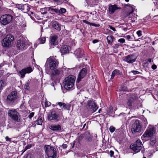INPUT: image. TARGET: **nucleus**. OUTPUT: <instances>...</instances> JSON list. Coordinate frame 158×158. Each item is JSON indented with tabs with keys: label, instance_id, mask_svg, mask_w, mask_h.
<instances>
[{
	"label": "nucleus",
	"instance_id": "0e129e2a",
	"mask_svg": "<svg viewBox=\"0 0 158 158\" xmlns=\"http://www.w3.org/2000/svg\"><path fill=\"white\" fill-rule=\"evenodd\" d=\"M109 110V112H112V106H110L108 109Z\"/></svg>",
	"mask_w": 158,
	"mask_h": 158
},
{
	"label": "nucleus",
	"instance_id": "864d4df0",
	"mask_svg": "<svg viewBox=\"0 0 158 158\" xmlns=\"http://www.w3.org/2000/svg\"><path fill=\"white\" fill-rule=\"evenodd\" d=\"M90 25L94 26H95L96 27H98L99 26V25L98 24H96V23H91V24H90Z\"/></svg>",
	"mask_w": 158,
	"mask_h": 158
},
{
	"label": "nucleus",
	"instance_id": "423d86ee",
	"mask_svg": "<svg viewBox=\"0 0 158 158\" xmlns=\"http://www.w3.org/2000/svg\"><path fill=\"white\" fill-rule=\"evenodd\" d=\"M14 39V37L12 35H7L2 41V46L4 47H9Z\"/></svg>",
	"mask_w": 158,
	"mask_h": 158
},
{
	"label": "nucleus",
	"instance_id": "c85d7f7f",
	"mask_svg": "<svg viewBox=\"0 0 158 158\" xmlns=\"http://www.w3.org/2000/svg\"><path fill=\"white\" fill-rule=\"evenodd\" d=\"M70 107V105L69 104H66L63 103L61 108V109L63 110H69Z\"/></svg>",
	"mask_w": 158,
	"mask_h": 158
},
{
	"label": "nucleus",
	"instance_id": "338daca9",
	"mask_svg": "<svg viewBox=\"0 0 158 158\" xmlns=\"http://www.w3.org/2000/svg\"><path fill=\"white\" fill-rule=\"evenodd\" d=\"M54 83L56 84V83L55 82H52V86H54Z\"/></svg>",
	"mask_w": 158,
	"mask_h": 158
},
{
	"label": "nucleus",
	"instance_id": "9d476101",
	"mask_svg": "<svg viewBox=\"0 0 158 158\" xmlns=\"http://www.w3.org/2000/svg\"><path fill=\"white\" fill-rule=\"evenodd\" d=\"M48 119L50 121H54L57 122L60 120V117L59 115L55 110H52L48 116Z\"/></svg>",
	"mask_w": 158,
	"mask_h": 158
},
{
	"label": "nucleus",
	"instance_id": "3c124183",
	"mask_svg": "<svg viewBox=\"0 0 158 158\" xmlns=\"http://www.w3.org/2000/svg\"><path fill=\"white\" fill-rule=\"evenodd\" d=\"M125 38H127V39L129 41H131V37L130 35H127L125 37Z\"/></svg>",
	"mask_w": 158,
	"mask_h": 158
},
{
	"label": "nucleus",
	"instance_id": "f3484780",
	"mask_svg": "<svg viewBox=\"0 0 158 158\" xmlns=\"http://www.w3.org/2000/svg\"><path fill=\"white\" fill-rule=\"evenodd\" d=\"M85 1L86 3V4L85 5V6L89 5L90 6L93 7L97 5L98 2V0H86Z\"/></svg>",
	"mask_w": 158,
	"mask_h": 158
},
{
	"label": "nucleus",
	"instance_id": "6e6d98bb",
	"mask_svg": "<svg viewBox=\"0 0 158 158\" xmlns=\"http://www.w3.org/2000/svg\"><path fill=\"white\" fill-rule=\"evenodd\" d=\"M5 139L6 141H9V142H10L11 141V139H10L9 137L8 136H6L5 137Z\"/></svg>",
	"mask_w": 158,
	"mask_h": 158
},
{
	"label": "nucleus",
	"instance_id": "8fccbe9b",
	"mask_svg": "<svg viewBox=\"0 0 158 158\" xmlns=\"http://www.w3.org/2000/svg\"><path fill=\"white\" fill-rule=\"evenodd\" d=\"M143 121L144 122V124L145 125H147L148 124V122L146 118H143Z\"/></svg>",
	"mask_w": 158,
	"mask_h": 158
},
{
	"label": "nucleus",
	"instance_id": "aec40b11",
	"mask_svg": "<svg viewBox=\"0 0 158 158\" xmlns=\"http://www.w3.org/2000/svg\"><path fill=\"white\" fill-rule=\"evenodd\" d=\"M16 47L19 49H25V44L21 40H17L16 45Z\"/></svg>",
	"mask_w": 158,
	"mask_h": 158
},
{
	"label": "nucleus",
	"instance_id": "c9c22d12",
	"mask_svg": "<svg viewBox=\"0 0 158 158\" xmlns=\"http://www.w3.org/2000/svg\"><path fill=\"white\" fill-rule=\"evenodd\" d=\"M29 84L28 82H27L24 85V88L25 89L28 90L29 89Z\"/></svg>",
	"mask_w": 158,
	"mask_h": 158
},
{
	"label": "nucleus",
	"instance_id": "5fc2aeb1",
	"mask_svg": "<svg viewBox=\"0 0 158 158\" xmlns=\"http://www.w3.org/2000/svg\"><path fill=\"white\" fill-rule=\"evenodd\" d=\"M83 23H85L88 25H90V24H91V23H90L89 22H88V21H87L86 20H83Z\"/></svg>",
	"mask_w": 158,
	"mask_h": 158
},
{
	"label": "nucleus",
	"instance_id": "6ab92c4d",
	"mask_svg": "<svg viewBox=\"0 0 158 158\" xmlns=\"http://www.w3.org/2000/svg\"><path fill=\"white\" fill-rule=\"evenodd\" d=\"M118 9H119V8L116 5H112L110 4L109 5V10L110 14H113L116 10Z\"/></svg>",
	"mask_w": 158,
	"mask_h": 158
},
{
	"label": "nucleus",
	"instance_id": "ea45409f",
	"mask_svg": "<svg viewBox=\"0 0 158 158\" xmlns=\"http://www.w3.org/2000/svg\"><path fill=\"white\" fill-rule=\"evenodd\" d=\"M142 31L140 30H139L136 32V34L138 37H140L142 35Z\"/></svg>",
	"mask_w": 158,
	"mask_h": 158
},
{
	"label": "nucleus",
	"instance_id": "412c9836",
	"mask_svg": "<svg viewBox=\"0 0 158 158\" xmlns=\"http://www.w3.org/2000/svg\"><path fill=\"white\" fill-rule=\"evenodd\" d=\"M49 128L52 130L56 131H60L61 129V126L59 125H51L50 126Z\"/></svg>",
	"mask_w": 158,
	"mask_h": 158
},
{
	"label": "nucleus",
	"instance_id": "4468645a",
	"mask_svg": "<svg viewBox=\"0 0 158 158\" xmlns=\"http://www.w3.org/2000/svg\"><path fill=\"white\" fill-rule=\"evenodd\" d=\"M32 71V68L29 67L22 69L19 72L18 74L21 78H23L26 73H29Z\"/></svg>",
	"mask_w": 158,
	"mask_h": 158
},
{
	"label": "nucleus",
	"instance_id": "c03bdc74",
	"mask_svg": "<svg viewBox=\"0 0 158 158\" xmlns=\"http://www.w3.org/2000/svg\"><path fill=\"white\" fill-rule=\"evenodd\" d=\"M131 11L130 13H127V16L130 15L132 13L134 12V9H135V8H133V7L132 6H131Z\"/></svg>",
	"mask_w": 158,
	"mask_h": 158
},
{
	"label": "nucleus",
	"instance_id": "20e7f679",
	"mask_svg": "<svg viewBox=\"0 0 158 158\" xmlns=\"http://www.w3.org/2000/svg\"><path fill=\"white\" fill-rule=\"evenodd\" d=\"M59 62L57 60H54L52 57H50L48 59L45 64V66H48L51 70H54L57 68Z\"/></svg>",
	"mask_w": 158,
	"mask_h": 158
},
{
	"label": "nucleus",
	"instance_id": "f704fd0d",
	"mask_svg": "<svg viewBox=\"0 0 158 158\" xmlns=\"http://www.w3.org/2000/svg\"><path fill=\"white\" fill-rule=\"evenodd\" d=\"M66 10L64 8H61L60 10L58 9V14H63L65 12Z\"/></svg>",
	"mask_w": 158,
	"mask_h": 158
},
{
	"label": "nucleus",
	"instance_id": "ddd939ff",
	"mask_svg": "<svg viewBox=\"0 0 158 158\" xmlns=\"http://www.w3.org/2000/svg\"><path fill=\"white\" fill-rule=\"evenodd\" d=\"M17 94L16 92H12L7 97V101L9 103H12L17 99Z\"/></svg>",
	"mask_w": 158,
	"mask_h": 158
},
{
	"label": "nucleus",
	"instance_id": "5701e85b",
	"mask_svg": "<svg viewBox=\"0 0 158 158\" xmlns=\"http://www.w3.org/2000/svg\"><path fill=\"white\" fill-rule=\"evenodd\" d=\"M114 39V37L112 35H108L106 37L108 43L110 45L112 44V43Z\"/></svg>",
	"mask_w": 158,
	"mask_h": 158
},
{
	"label": "nucleus",
	"instance_id": "e433bc0d",
	"mask_svg": "<svg viewBox=\"0 0 158 158\" xmlns=\"http://www.w3.org/2000/svg\"><path fill=\"white\" fill-rule=\"evenodd\" d=\"M135 15H134V18L133 19H130L131 17H129L130 18V19L129 20H131L130 22L131 23H134L135 22V21L136 20L137 18L135 16Z\"/></svg>",
	"mask_w": 158,
	"mask_h": 158
},
{
	"label": "nucleus",
	"instance_id": "473e14b6",
	"mask_svg": "<svg viewBox=\"0 0 158 158\" xmlns=\"http://www.w3.org/2000/svg\"><path fill=\"white\" fill-rule=\"evenodd\" d=\"M46 39L45 37H41L39 39V41L40 44H42L45 43Z\"/></svg>",
	"mask_w": 158,
	"mask_h": 158
},
{
	"label": "nucleus",
	"instance_id": "39448f33",
	"mask_svg": "<svg viewBox=\"0 0 158 158\" xmlns=\"http://www.w3.org/2000/svg\"><path fill=\"white\" fill-rule=\"evenodd\" d=\"M8 115L13 120L16 122H19L20 117L19 113L15 109L9 110L8 111Z\"/></svg>",
	"mask_w": 158,
	"mask_h": 158
},
{
	"label": "nucleus",
	"instance_id": "4d7b16f0",
	"mask_svg": "<svg viewBox=\"0 0 158 158\" xmlns=\"http://www.w3.org/2000/svg\"><path fill=\"white\" fill-rule=\"evenodd\" d=\"M109 26L110 29L114 31H116L115 28L114 27L110 25H109Z\"/></svg>",
	"mask_w": 158,
	"mask_h": 158
},
{
	"label": "nucleus",
	"instance_id": "a18cd8bd",
	"mask_svg": "<svg viewBox=\"0 0 158 158\" xmlns=\"http://www.w3.org/2000/svg\"><path fill=\"white\" fill-rule=\"evenodd\" d=\"M63 102H57L56 103V105H55V106H56L57 105H58L60 107V108H62V105L63 104Z\"/></svg>",
	"mask_w": 158,
	"mask_h": 158
},
{
	"label": "nucleus",
	"instance_id": "49530a36",
	"mask_svg": "<svg viewBox=\"0 0 158 158\" xmlns=\"http://www.w3.org/2000/svg\"><path fill=\"white\" fill-rule=\"evenodd\" d=\"M109 130L110 132L112 133L114 131L115 128L114 127L111 126L110 127Z\"/></svg>",
	"mask_w": 158,
	"mask_h": 158
},
{
	"label": "nucleus",
	"instance_id": "79ce46f5",
	"mask_svg": "<svg viewBox=\"0 0 158 158\" xmlns=\"http://www.w3.org/2000/svg\"><path fill=\"white\" fill-rule=\"evenodd\" d=\"M85 138L84 133L83 134H81L80 135L78 138V140H81Z\"/></svg>",
	"mask_w": 158,
	"mask_h": 158
},
{
	"label": "nucleus",
	"instance_id": "72a5a7b5",
	"mask_svg": "<svg viewBox=\"0 0 158 158\" xmlns=\"http://www.w3.org/2000/svg\"><path fill=\"white\" fill-rule=\"evenodd\" d=\"M31 146V145L30 144L27 145L25 148L24 149L22 150V152L21 155H22L25 151L27 149H30Z\"/></svg>",
	"mask_w": 158,
	"mask_h": 158
},
{
	"label": "nucleus",
	"instance_id": "c756f323",
	"mask_svg": "<svg viewBox=\"0 0 158 158\" xmlns=\"http://www.w3.org/2000/svg\"><path fill=\"white\" fill-rule=\"evenodd\" d=\"M119 72V71L117 69H115L113 71L111 75V78L112 79H113L115 75L117 73H118Z\"/></svg>",
	"mask_w": 158,
	"mask_h": 158
},
{
	"label": "nucleus",
	"instance_id": "9b49d317",
	"mask_svg": "<svg viewBox=\"0 0 158 158\" xmlns=\"http://www.w3.org/2000/svg\"><path fill=\"white\" fill-rule=\"evenodd\" d=\"M137 96L135 94L131 95L129 98L127 102V105L129 106H131L133 105L136 106L137 104Z\"/></svg>",
	"mask_w": 158,
	"mask_h": 158
},
{
	"label": "nucleus",
	"instance_id": "a878e982",
	"mask_svg": "<svg viewBox=\"0 0 158 158\" xmlns=\"http://www.w3.org/2000/svg\"><path fill=\"white\" fill-rule=\"evenodd\" d=\"M53 70L54 71L52 72V74L54 75H59L62 73V71L60 68L55 70L54 69Z\"/></svg>",
	"mask_w": 158,
	"mask_h": 158
},
{
	"label": "nucleus",
	"instance_id": "7ed1b4c3",
	"mask_svg": "<svg viewBox=\"0 0 158 158\" xmlns=\"http://www.w3.org/2000/svg\"><path fill=\"white\" fill-rule=\"evenodd\" d=\"M142 124L140 121L136 119L132 124L131 131L133 134L139 133L141 132Z\"/></svg>",
	"mask_w": 158,
	"mask_h": 158
},
{
	"label": "nucleus",
	"instance_id": "0eeeda50",
	"mask_svg": "<svg viewBox=\"0 0 158 158\" xmlns=\"http://www.w3.org/2000/svg\"><path fill=\"white\" fill-rule=\"evenodd\" d=\"M156 130L154 126L150 125H149L143 135L144 137L153 136L156 133Z\"/></svg>",
	"mask_w": 158,
	"mask_h": 158
},
{
	"label": "nucleus",
	"instance_id": "1a4fd4ad",
	"mask_svg": "<svg viewBox=\"0 0 158 158\" xmlns=\"http://www.w3.org/2000/svg\"><path fill=\"white\" fill-rule=\"evenodd\" d=\"M13 17L10 15L6 14L1 16L0 18V22L3 25L9 23L11 21Z\"/></svg>",
	"mask_w": 158,
	"mask_h": 158
},
{
	"label": "nucleus",
	"instance_id": "de8ad7c7",
	"mask_svg": "<svg viewBox=\"0 0 158 158\" xmlns=\"http://www.w3.org/2000/svg\"><path fill=\"white\" fill-rule=\"evenodd\" d=\"M131 72L134 74L136 75L137 74H139L140 73V72L136 70H133Z\"/></svg>",
	"mask_w": 158,
	"mask_h": 158
},
{
	"label": "nucleus",
	"instance_id": "f03ea898",
	"mask_svg": "<svg viewBox=\"0 0 158 158\" xmlns=\"http://www.w3.org/2000/svg\"><path fill=\"white\" fill-rule=\"evenodd\" d=\"M44 150L48 158H56V149L50 145H45L44 148Z\"/></svg>",
	"mask_w": 158,
	"mask_h": 158
},
{
	"label": "nucleus",
	"instance_id": "7c9ffc66",
	"mask_svg": "<svg viewBox=\"0 0 158 158\" xmlns=\"http://www.w3.org/2000/svg\"><path fill=\"white\" fill-rule=\"evenodd\" d=\"M43 122V120L41 118H39L36 120V123L38 125H41Z\"/></svg>",
	"mask_w": 158,
	"mask_h": 158
},
{
	"label": "nucleus",
	"instance_id": "603ef678",
	"mask_svg": "<svg viewBox=\"0 0 158 158\" xmlns=\"http://www.w3.org/2000/svg\"><path fill=\"white\" fill-rule=\"evenodd\" d=\"M24 6H28V5H27L25 4L24 6H21V7H19V9H21V10H23L24 9Z\"/></svg>",
	"mask_w": 158,
	"mask_h": 158
},
{
	"label": "nucleus",
	"instance_id": "bf43d9fd",
	"mask_svg": "<svg viewBox=\"0 0 158 158\" xmlns=\"http://www.w3.org/2000/svg\"><path fill=\"white\" fill-rule=\"evenodd\" d=\"M27 158H32V155L31 154H28L27 156Z\"/></svg>",
	"mask_w": 158,
	"mask_h": 158
},
{
	"label": "nucleus",
	"instance_id": "4c0bfd02",
	"mask_svg": "<svg viewBox=\"0 0 158 158\" xmlns=\"http://www.w3.org/2000/svg\"><path fill=\"white\" fill-rule=\"evenodd\" d=\"M4 85V82L2 80L0 81V90L2 89V87Z\"/></svg>",
	"mask_w": 158,
	"mask_h": 158
},
{
	"label": "nucleus",
	"instance_id": "58836bf2",
	"mask_svg": "<svg viewBox=\"0 0 158 158\" xmlns=\"http://www.w3.org/2000/svg\"><path fill=\"white\" fill-rule=\"evenodd\" d=\"M51 104V103L50 102H48L47 101H45V103H44V105L46 107H48L49 106H50Z\"/></svg>",
	"mask_w": 158,
	"mask_h": 158
},
{
	"label": "nucleus",
	"instance_id": "2eb2a0df",
	"mask_svg": "<svg viewBox=\"0 0 158 158\" xmlns=\"http://www.w3.org/2000/svg\"><path fill=\"white\" fill-rule=\"evenodd\" d=\"M136 59V57L135 55L134 54H131L125 56L123 60L128 63H132L135 62Z\"/></svg>",
	"mask_w": 158,
	"mask_h": 158
},
{
	"label": "nucleus",
	"instance_id": "052dcab7",
	"mask_svg": "<svg viewBox=\"0 0 158 158\" xmlns=\"http://www.w3.org/2000/svg\"><path fill=\"white\" fill-rule=\"evenodd\" d=\"M110 156L111 157H112L114 154V152L112 150H111L110 151Z\"/></svg>",
	"mask_w": 158,
	"mask_h": 158
},
{
	"label": "nucleus",
	"instance_id": "f8f14e48",
	"mask_svg": "<svg viewBox=\"0 0 158 158\" xmlns=\"http://www.w3.org/2000/svg\"><path fill=\"white\" fill-rule=\"evenodd\" d=\"M87 108L92 113L95 112L98 108L96 103L93 101L90 100L88 102Z\"/></svg>",
	"mask_w": 158,
	"mask_h": 158
},
{
	"label": "nucleus",
	"instance_id": "a19ab883",
	"mask_svg": "<svg viewBox=\"0 0 158 158\" xmlns=\"http://www.w3.org/2000/svg\"><path fill=\"white\" fill-rule=\"evenodd\" d=\"M121 45L118 43L115 44L114 46H113L112 47V48L114 49H117Z\"/></svg>",
	"mask_w": 158,
	"mask_h": 158
},
{
	"label": "nucleus",
	"instance_id": "393cba45",
	"mask_svg": "<svg viewBox=\"0 0 158 158\" xmlns=\"http://www.w3.org/2000/svg\"><path fill=\"white\" fill-rule=\"evenodd\" d=\"M47 10L50 11V12L52 14H53L54 12H55L56 14H58V9L57 8H54L52 7H47Z\"/></svg>",
	"mask_w": 158,
	"mask_h": 158
},
{
	"label": "nucleus",
	"instance_id": "37998d69",
	"mask_svg": "<svg viewBox=\"0 0 158 158\" xmlns=\"http://www.w3.org/2000/svg\"><path fill=\"white\" fill-rule=\"evenodd\" d=\"M118 41L121 43H123L125 42V40L124 38H120L118 40Z\"/></svg>",
	"mask_w": 158,
	"mask_h": 158
},
{
	"label": "nucleus",
	"instance_id": "13d9d810",
	"mask_svg": "<svg viewBox=\"0 0 158 158\" xmlns=\"http://www.w3.org/2000/svg\"><path fill=\"white\" fill-rule=\"evenodd\" d=\"M157 68V66L155 64H153L152 66V68L153 69H156Z\"/></svg>",
	"mask_w": 158,
	"mask_h": 158
},
{
	"label": "nucleus",
	"instance_id": "b1692460",
	"mask_svg": "<svg viewBox=\"0 0 158 158\" xmlns=\"http://www.w3.org/2000/svg\"><path fill=\"white\" fill-rule=\"evenodd\" d=\"M85 138L88 141H90L92 139V137L89 132H86L84 133Z\"/></svg>",
	"mask_w": 158,
	"mask_h": 158
},
{
	"label": "nucleus",
	"instance_id": "dca6fc26",
	"mask_svg": "<svg viewBox=\"0 0 158 158\" xmlns=\"http://www.w3.org/2000/svg\"><path fill=\"white\" fill-rule=\"evenodd\" d=\"M87 72V69L83 68L80 71L77 79V82H79L86 75Z\"/></svg>",
	"mask_w": 158,
	"mask_h": 158
},
{
	"label": "nucleus",
	"instance_id": "09e8293b",
	"mask_svg": "<svg viewBox=\"0 0 158 158\" xmlns=\"http://www.w3.org/2000/svg\"><path fill=\"white\" fill-rule=\"evenodd\" d=\"M34 115V112H31L29 114L28 116V117L30 118L32 117Z\"/></svg>",
	"mask_w": 158,
	"mask_h": 158
},
{
	"label": "nucleus",
	"instance_id": "6e6552de",
	"mask_svg": "<svg viewBox=\"0 0 158 158\" xmlns=\"http://www.w3.org/2000/svg\"><path fill=\"white\" fill-rule=\"evenodd\" d=\"M142 143L140 140H137L133 144L130 145L131 148L135 152L140 151L142 148Z\"/></svg>",
	"mask_w": 158,
	"mask_h": 158
},
{
	"label": "nucleus",
	"instance_id": "a211bd4d",
	"mask_svg": "<svg viewBox=\"0 0 158 158\" xmlns=\"http://www.w3.org/2000/svg\"><path fill=\"white\" fill-rule=\"evenodd\" d=\"M57 36L54 35L50 37V44L52 46L56 45L57 44Z\"/></svg>",
	"mask_w": 158,
	"mask_h": 158
},
{
	"label": "nucleus",
	"instance_id": "69168bd1",
	"mask_svg": "<svg viewBox=\"0 0 158 158\" xmlns=\"http://www.w3.org/2000/svg\"><path fill=\"white\" fill-rule=\"evenodd\" d=\"M148 61L149 62V63H151V62H152V60L151 59H148Z\"/></svg>",
	"mask_w": 158,
	"mask_h": 158
},
{
	"label": "nucleus",
	"instance_id": "bb28decb",
	"mask_svg": "<svg viewBox=\"0 0 158 158\" xmlns=\"http://www.w3.org/2000/svg\"><path fill=\"white\" fill-rule=\"evenodd\" d=\"M60 51L62 53L65 54L69 52L68 48L66 46H64L61 48Z\"/></svg>",
	"mask_w": 158,
	"mask_h": 158
},
{
	"label": "nucleus",
	"instance_id": "4be33fe9",
	"mask_svg": "<svg viewBox=\"0 0 158 158\" xmlns=\"http://www.w3.org/2000/svg\"><path fill=\"white\" fill-rule=\"evenodd\" d=\"M52 27L58 31L61 30L60 25L57 21H55L52 23Z\"/></svg>",
	"mask_w": 158,
	"mask_h": 158
},
{
	"label": "nucleus",
	"instance_id": "e2e57ef3",
	"mask_svg": "<svg viewBox=\"0 0 158 158\" xmlns=\"http://www.w3.org/2000/svg\"><path fill=\"white\" fill-rule=\"evenodd\" d=\"M98 42V40H94L92 41L93 43L94 44H95L96 43H97Z\"/></svg>",
	"mask_w": 158,
	"mask_h": 158
},
{
	"label": "nucleus",
	"instance_id": "774afa93",
	"mask_svg": "<svg viewBox=\"0 0 158 158\" xmlns=\"http://www.w3.org/2000/svg\"><path fill=\"white\" fill-rule=\"evenodd\" d=\"M53 0L55 2H57L58 1V0Z\"/></svg>",
	"mask_w": 158,
	"mask_h": 158
},
{
	"label": "nucleus",
	"instance_id": "f257e3e1",
	"mask_svg": "<svg viewBox=\"0 0 158 158\" xmlns=\"http://www.w3.org/2000/svg\"><path fill=\"white\" fill-rule=\"evenodd\" d=\"M75 79V77L72 75L66 77L63 82L64 88L66 89L72 90L74 85Z\"/></svg>",
	"mask_w": 158,
	"mask_h": 158
},
{
	"label": "nucleus",
	"instance_id": "2f4dec72",
	"mask_svg": "<svg viewBox=\"0 0 158 158\" xmlns=\"http://www.w3.org/2000/svg\"><path fill=\"white\" fill-rule=\"evenodd\" d=\"M156 138L154 137H152L150 139V143L151 145H153L156 143Z\"/></svg>",
	"mask_w": 158,
	"mask_h": 158
},
{
	"label": "nucleus",
	"instance_id": "680f3d73",
	"mask_svg": "<svg viewBox=\"0 0 158 158\" xmlns=\"http://www.w3.org/2000/svg\"><path fill=\"white\" fill-rule=\"evenodd\" d=\"M63 148H66L67 147V145L66 144H63L62 146Z\"/></svg>",
	"mask_w": 158,
	"mask_h": 158
},
{
	"label": "nucleus",
	"instance_id": "cd10ccee",
	"mask_svg": "<svg viewBox=\"0 0 158 158\" xmlns=\"http://www.w3.org/2000/svg\"><path fill=\"white\" fill-rule=\"evenodd\" d=\"M76 55L79 57H81L83 56V52L80 49H78L76 50L75 52Z\"/></svg>",
	"mask_w": 158,
	"mask_h": 158
}]
</instances>
